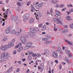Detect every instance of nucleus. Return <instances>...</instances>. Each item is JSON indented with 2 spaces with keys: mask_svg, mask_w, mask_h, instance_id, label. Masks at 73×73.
Segmentation results:
<instances>
[{
  "mask_svg": "<svg viewBox=\"0 0 73 73\" xmlns=\"http://www.w3.org/2000/svg\"><path fill=\"white\" fill-rule=\"evenodd\" d=\"M11 33L12 34H15L16 33V30H13L11 31Z\"/></svg>",
  "mask_w": 73,
  "mask_h": 73,
  "instance_id": "26",
  "label": "nucleus"
},
{
  "mask_svg": "<svg viewBox=\"0 0 73 73\" xmlns=\"http://www.w3.org/2000/svg\"><path fill=\"white\" fill-rule=\"evenodd\" d=\"M7 40V36H5V37L2 40V42H5Z\"/></svg>",
  "mask_w": 73,
  "mask_h": 73,
  "instance_id": "13",
  "label": "nucleus"
},
{
  "mask_svg": "<svg viewBox=\"0 0 73 73\" xmlns=\"http://www.w3.org/2000/svg\"><path fill=\"white\" fill-rule=\"evenodd\" d=\"M28 59L29 60H31L32 59V56H29L28 57Z\"/></svg>",
  "mask_w": 73,
  "mask_h": 73,
  "instance_id": "42",
  "label": "nucleus"
},
{
  "mask_svg": "<svg viewBox=\"0 0 73 73\" xmlns=\"http://www.w3.org/2000/svg\"><path fill=\"white\" fill-rule=\"evenodd\" d=\"M57 49L58 50H57V51H58V50H61V47L60 46H58V47Z\"/></svg>",
  "mask_w": 73,
  "mask_h": 73,
  "instance_id": "37",
  "label": "nucleus"
},
{
  "mask_svg": "<svg viewBox=\"0 0 73 73\" xmlns=\"http://www.w3.org/2000/svg\"><path fill=\"white\" fill-rule=\"evenodd\" d=\"M33 52H30V51H28V55H30L31 54H33Z\"/></svg>",
  "mask_w": 73,
  "mask_h": 73,
  "instance_id": "24",
  "label": "nucleus"
},
{
  "mask_svg": "<svg viewBox=\"0 0 73 73\" xmlns=\"http://www.w3.org/2000/svg\"><path fill=\"white\" fill-rule=\"evenodd\" d=\"M55 16L57 17L58 20H59L61 18V16L60 15H55Z\"/></svg>",
  "mask_w": 73,
  "mask_h": 73,
  "instance_id": "22",
  "label": "nucleus"
},
{
  "mask_svg": "<svg viewBox=\"0 0 73 73\" xmlns=\"http://www.w3.org/2000/svg\"><path fill=\"white\" fill-rule=\"evenodd\" d=\"M29 34L31 37H33L34 36V33L32 32H29Z\"/></svg>",
  "mask_w": 73,
  "mask_h": 73,
  "instance_id": "18",
  "label": "nucleus"
},
{
  "mask_svg": "<svg viewBox=\"0 0 73 73\" xmlns=\"http://www.w3.org/2000/svg\"><path fill=\"white\" fill-rule=\"evenodd\" d=\"M68 32V30L67 29H65L62 31V32L63 33H66V32Z\"/></svg>",
  "mask_w": 73,
  "mask_h": 73,
  "instance_id": "27",
  "label": "nucleus"
},
{
  "mask_svg": "<svg viewBox=\"0 0 73 73\" xmlns=\"http://www.w3.org/2000/svg\"><path fill=\"white\" fill-rule=\"evenodd\" d=\"M20 34V33L19 32H16L15 34V36H19Z\"/></svg>",
  "mask_w": 73,
  "mask_h": 73,
  "instance_id": "30",
  "label": "nucleus"
},
{
  "mask_svg": "<svg viewBox=\"0 0 73 73\" xmlns=\"http://www.w3.org/2000/svg\"><path fill=\"white\" fill-rule=\"evenodd\" d=\"M36 55H37V54H33L32 56H33V57H34V56H36Z\"/></svg>",
  "mask_w": 73,
  "mask_h": 73,
  "instance_id": "46",
  "label": "nucleus"
},
{
  "mask_svg": "<svg viewBox=\"0 0 73 73\" xmlns=\"http://www.w3.org/2000/svg\"><path fill=\"white\" fill-rule=\"evenodd\" d=\"M56 14L55 15H60V11H56Z\"/></svg>",
  "mask_w": 73,
  "mask_h": 73,
  "instance_id": "28",
  "label": "nucleus"
},
{
  "mask_svg": "<svg viewBox=\"0 0 73 73\" xmlns=\"http://www.w3.org/2000/svg\"><path fill=\"white\" fill-rule=\"evenodd\" d=\"M20 7H18L17 8V11H20Z\"/></svg>",
  "mask_w": 73,
  "mask_h": 73,
  "instance_id": "39",
  "label": "nucleus"
},
{
  "mask_svg": "<svg viewBox=\"0 0 73 73\" xmlns=\"http://www.w3.org/2000/svg\"><path fill=\"white\" fill-rule=\"evenodd\" d=\"M66 13H67V14H68V15H69V14H70V13H71V12L66 11Z\"/></svg>",
  "mask_w": 73,
  "mask_h": 73,
  "instance_id": "53",
  "label": "nucleus"
},
{
  "mask_svg": "<svg viewBox=\"0 0 73 73\" xmlns=\"http://www.w3.org/2000/svg\"><path fill=\"white\" fill-rule=\"evenodd\" d=\"M60 7V5H56V6H55V8H58V7Z\"/></svg>",
  "mask_w": 73,
  "mask_h": 73,
  "instance_id": "51",
  "label": "nucleus"
},
{
  "mask_svg": "<svg viewBox=\"0 0 73 73\" xmlns=\"http://www.w3.org/2000/svg\"><path fill=\"white\" fill-rule=\"evenodd\" d=\"M53 55L54 57L56 58H58V53L57 52H54L53 53Z\"/></svg>",
  "mask_w": 73,
  "mask_h": 73,
  "instance_id": "5",
  "label": "nucleus"
},
{
  "mask_svg": "<svg viewBox=\"0 0 73 73\" xmlns=\"http://www.w3.org/2000/svg\"><path fill=\"white\" fill-rule=\"evenodd\" d=\"M68 57L69 58H72V54H69Z\"/></svg>",
  "mask_w": 73,
  "mask_h": 73,
  "instance_id": "41",
  "label": "nucleus"
},
{
  "mask_svg": "<svg viewBox=\"0 0 73 73\" xmlns=\"http://www.w3.org/2000/svg\"><path fill=\"white\" fill-rule=\"evenodd\" d=\"M67 62L68 63V64H70V61H69V60H68V61H67Z\"/></svg>",
  "mask_w": 73,
  "mask_h": 73,
  "instance_id": "63",
  "label": "nucleus"
},
{
  "mask_svg": "<svg viewBox=\"0 0 73 73\" xmlns=\"http://www.w3.org/2000/svg\"><path fill=\"white\" fill-rule=\"evenodd\" d=\"M27 20L26 19H25V18H24V19H23V21H24V22H25V21H26V20Z\"/></svg>",
  "mask_w": 73,
  "mask_h": 73,
  "instance_id": "62",
  "label": "nucleus"
},
{
  "mask_svg": "<svg viewBox=\"0 0 73 73\" xmlns=\"http://www.w3.org/2000/svg\"><path fill=\"white\" fill-rule=\"evenodd\" d=\"M66 9V7L64 8V9H62V11H65V9Z\"/></svg>",
  "mask_w": 73,
  "mask_h": 73,
  "instance_id": "57",
  "label": "nucleus"
},
{
  "mask_svg": "<svg viewBox=\"0 0 73 73\" xmlns=\"http://www.w3.org/2000/svg\"><path fill=\"white\" fill-rule=\"evenodd\" d=\"M8 11H10L9 9H7V10L6 11L5 13L6 15H8Z\"/></svg>",
  "mask_w": 73,
  "mask_h": 73,
  "instance_id": "35",
  "label": "nucleus"
},
{
  "mask_svg": "<svg viewBox=\"0 0 73 73\" xmlns=\"http://www.w3.org/2000/svg\"><path fill=\"white\" fill-rule=\"evenodd\" d=\"M17 5H18V6H19V7H20L21 6V3H17Z\"/></svg>",
  "mask_w": 73,
  "mask_h": 73,
  "instance_id": "50",
  "label": "nucleus"
},
{
  "mask_svg": "<svg viewBox=\"0 0 73 73\" xmlns=\"http://www.w3.org/2000/svg\"><path fill=\"white\" fill-rule=\"evenodd\" d=\"M21 41L22 43H23V44H25L26 43V39H25V38L24 37H21Z\"/></svg>",
  "mask_w": 73,
  "mask_h": 73,
  "instance_id": "4",
  "label": "nucleus"
},
{
  "mask_svg": "<svg viewBox=\"0 0 73 73\" xmlns=\"http://www.w3.org/2000/svg\"><path fill=\"white\" fill-rule=\"evenodd\" d=\"M58 53H60V54H62V50H59L58 51Z\"/></svg>",
  "mask_w": 73,
  "mask_h": 73,
  "instance_id": "29",
  "label": "nucleus"
},
{
  "mask_svg": "<svg viewBox=\"0 0 73 73\" xmlns=\"http://www.w3.org/2000/svg\"><path fill=\"white\" fill-rule=\"evenodd\" d=\"M16 52H17L16 50H15L14 51L13 54H16Z\"/></svg>",
  "mask_w": 73,
  "mask_h": 73,
  "instance_id": "54",
  "label": "nucleus"
},
{
  "mask_svg": "<svg viewBox=\"0 0 73 73\" xmlns=\"http://www.w3.org/2000/svg\"><path fill=\"white\" fill-rule=\"evenodd\" d=\"M42 24H40L39 25V28H42Z\"/></svg>",
  "mask_w": 73,
  "mask_h": 73,
  "instance_id": "38",
  "label": "nucleus"
},
{
  "mask_svg": "<svg viewBox=\"0 0 73 73\" xmlns=\"http://www.w3.org/2000/svg\"><path fill=\"white\" fill-rule=\"evenodd\" d=\"M69 60L68 59V58L67 57H66L65 58V61H67L68 60Z\"/></svg>",
  "mask_w": 73,
  "mask_h": 73,
  "instance_id": "36",
  "label": "nucleus"
},
{
  "mask_svg": "<svg viewBox=\"0 0 73 73\" xmlns=\"http://www.w3.org/2000/svg\"><path fill=\"white\" fill-rule=\"evenodd\" d=\"M37 56L38 57H41V55L40 54H37Z\"/></svg>",
  "mask_w": 73,
  "mask_h": 73,
  "instance_id": "43",
  "label": "nucleus"
},
{
  "mask_svg": "<svg viewBox=\"0 0 73 73\" xmlns=\"http://www.w3.org/2000/svg\"><path fill=\"white\" fill-rule=\"evenodd\" d=\"M31 9H34V10H36L35 8L32 5H31Z\"/></svg>",
  "mask_w": 73,
  "mask_h": 73,
  "instance_id": "34",
  "label": "nucleus"
},
{
  "mask_svg": "<svg viewBox=\"0 0 73 73\" xmlns=\"http://www.w3.org/2000/svg\"><path fill=\"white\" fill-rule=\"evenodd\" d=\"M66 18L68 21H70L71 20H72L71 16H68L66 17Z\"/></svg>",
  "mask_w": 73,
  "mask_h": 73,
  "instance_id": "11",
  "label": "nucleus"
},
{
  "mask_svg": "<svg viewBox=\"0 0 73 73\" xmlns=\"http://www.w3.org/2000/svg\"><path fill=\"white\" fill-rule=\"evenodd\" d=\"M42 61H45V58L43 57L42 58Z\"/></svg>",
  "mask_w": 73,
  "mask_h": 73,
  "instance_id": "47",
  "label": "nucleus"
},
{
  "mask_svg": "<svg viewBox=\"0 0 73 73\" xmlns=\"http://www.w3.org/2000/svg\"><path fill=\"white\" fill-rule=\"evenodd\" d=\"M64 28H68V26L67 25H65L64 26Z\"/></svg>",
  "mask_w": 73,
  "mask_h": 73,
  "instance_id": "55",
  "label": "nucleus"
},
{
  "mask_svg": "<svg viewBox=\"0 0 73 73\" xmlns=\"http://www.w3.org/2000/svg\"><path fill=\"white\" fill-rule=\"evenodd\" d=\"M64 6V5H60L61 8H62Z\"/></svg>",
  "mask_w": 73,
  "mask_h": 73,
  "instance_id": "58",
  "label": "nucleus"
},
{
  "mask_svg": "<svg viewBox=\"0 0 73 73\" xmlns=\"http://www.w3.org/2000/svg\"><path fill=\"white\" fill-rule=\"evenodd\" d=\"M53 20L57 24H60L62 25V21H60L56 18L53 19Z\"/></svg>",
  "mask_w": 73,
  "mask_h": 73,
  "instance_id": "2",
  "label": "nucleus"
},
{
  "mask_svg": "<svg viewBox=\"0 0 73 73\" xmlns=\"http://www.w3.org/2000/svg\"><path fill=\"white\" fill-rule=\"evenodd\" d=\"M38 7H42V5L41 4H38Z\"/></svg>",
  "mask_w": 73,
  "mask_h": 73,
  "instance_id": "45",
  "label": "nucleus"
},
{
  "mask_svg": "<svg viewBox=\"0 0 73 73\" xmlns=\"http://www.w3.org/2000/svg\"><path fill=\"white\" fill-rule=\"evenodd\" d=\"M55 63H56V64H57V63H58V61L57 60H55Z\"/></svg>",
  "mask_w": 73,
  "mask_h": 73,
  "instance_id": "48",
  "label": "nucleus"
},
{
  "mask_svg": "<svg viewBox=\"0 0 73 73\" xmlns=\"http://www.w3.org/2000/svg\"><path fill=\"white\" fill-rule=\"evenodd\" d=\"M66 52V53H68V54H70V51H69L68 50H65Z\"/></svg>",
  "mask_w": 73,
  "mask_h": 73,
  "instance_id": "32",
  "label": "nucleus"
},
{
  "mask_svg": "<svg viewBox=\"0 0 73 73\" xmlns=\"http://www.w3.org/2000/svg\"><path fill=\"white\" fill-rule=\"evenodd\" d=\"M6 33L7 34H8L10 32V29L9 28L5 30Z\"/></svg>",
  "mask_w": 73,
  "mask_h": 73,
  "instance_id": "15",
  "label": "nucleus"
},
{
  "mask_svg": "<svg viewBox=\"0 0 73 73\" xmlns=\"http://www.w3.org/2000/svg\"><path fill=\"white\" fill-rule=\"evenodd\" d=\"M52 41H48V40L47 42H45L44 44H51L52 43Z\"/></svg>",
  "mask_w": 73,
  "mask_h": 73,
  "instance_id": "19",
  "label": "nucleus"
},
{
  "mask_svg": "<svg viewBox=\"0 0 73 73\" xmlns=\"http://www.w3.org/2000/svg\"><path fill=\"white\" fill-rule=\"evenodd\" d=\"M14 17L13 16H11V19L12 20H13V18H14Z\"/></svg>",
  "mask_w": 73,
  "mask_h": 73,
  "instance_id": "60",
  "label": "nucleus"
},
{
  "mask_svg": "<svg viewBox=\"0 0 73 73\" xmlns=\"http://www.w3.org/2000/svg\"><path fill=\"white\" fill-rule=\"evenodd\" d=\"M9 45H10V46H13L14 45V44L13 43H12L11 42H10L9 43Z\"/></svg>",
  "mask_w": 73,
  "mask_h": 73,
  "instance_id": "33",
  "label": "nucleus"
},
{
  "mask_svg": "<svg viewBox=\"0 0 73 73\" xmlns=\"http://www.w3.org/2000/svg\"><path fill=\"white\" fill-rule=\"evenodd\" d=\"M34 22V19L33 18H31L29 21V23H33Z\"/></svg>",
  "mask_w": 73,
  "mask_h": 73,
  "instance_id": "17",
  "label": "nucleus"
},
{
  "mask_svg": "<svg viewBox=\"0 0 73 73\" xmlns=\"http://www.w3.org/2000/svg\"><path fill=\"white\" fill-rule=\"evenodd\" d=\"M35 31H39V29L37 27H36L35 28Z\"/></svg>",
  "mask_w": 73,
  "mask_h": 73,
  "instance_id": "40",
  "label": "nucleus"
},
{
  "mask_svg": "<svg viewBox=\"0 0 73 73\" xmlns=\"http://www.w3.org/2000/svg\"><path fill=\"white\" fill-rule=\"evenodd\" d=\"M17 62H18L19 64H21V61H18Z\"/></svg>",
  "mask_w": 73,
  "mask_h": 73,
  "instance_id": "56",
  "label": "nucleus"
},
{
  "mask_svg": "<svg viewBox=\"0 0 73 73\" xmlns=\"http://www.w3.org/2000/svg\"><path fill=\"white\" fill-rule=\"evenodd\" d=\"M15 41H16V40H15V39H13L12 40V42H15Z\"/></svg>",
  "mask_w": 73,
  "mask_h": 73,
  "instance_id": "52",
  "label": "nucleus"
},
{
  "mask_svg": "<svg viewBox=\"0 0 73 73\" xmlns=\"http://www.w3.org/2000/svg\"><path fill=\"white\" fill-rule=\"evenodd\" d=\"M23 46H21L18 49L17 52H21L22 50H23Z\"/></svg>",
  "mask_w": 73,
  "mask_h": 73,
  "instance_id": "10",
  "label": "nucleus"
},
{
  "mask_svg": "<svg viewBox=\"0 0 73 73\" xmlns=\"http://www.w3.org/2000/svg\"><path fill=\"white\" fill-rule=\"evenodd\" d=\"M5 13H4V14H3V15H4V17H5V18H7V15H5Z\"/></svg>",
  "mask_w": 73,
  "mask_h": 73,
  "instance_id": "49",
  "label": "nucleus"
},
{
  "mask_svg": "<svg viewBox=\"0 0 73 73\" xmlns=\"http://www.w3.org/2000/svg\"><path fill=\"white\" fill-rule=\"evenodd\" d=\"M42 40L43 41H45L46 42H47L49 40L48 39L46 38H43L42 39Z\"/></svg>",
  "mask_w": 73,
  "mask_h": 73,
  "instance_id": "14",
  "label": "nucleus"
},
{
  "mask_svg": "<svg viewBox=\"0 0 73 73\" xmlns=\"http://www.w3.org/2000/svg\"><path fill=\"white\" fill-rule=\"evenodd\" d=\"M9 48V45H5L4 46H3L1 48V49L2 50H6V49H8Z\"/></svg>",
  "mask_w": 73,
  "mask_h": 73,
  "instance_id": "1",
  "label": "nucleus"
},
{
  "mask_svg": "<svg viewBox=\"0 0 73 73\" xmlns=\"http://www.w3.org/2000/svg\"><path fill=\"white\" fill-rule=\"evenodd\" d=\"M70 28H73V24L71 23L70 25Z\"/></svg>",
  "mask_w": 73,
  "mask_h": 73,
  "instance_id": "31",
  "label": "nucleus"
},
{
  "mask_svg": "<svg viewBox=\"0 0 73 73\" xmlns=\"http://www.w3.org/2000/svg\"><path fill=\"white\" fill-rule=\"evenodd\" d=\"M17 19H18V17H15L14 18V21H16L17 20Z\"/></svg>",
  "mask_w": 73,
  "mask_h": 73,
  "instance_id": "25",
  "label": "nucleus"
},
{
  "mask_svg": "<svg viewBox=\"0 0 73 73\" xmlns=\"http://www.w3.org/2000/svg\"><path fill=\"white\" fill-rule=\"evenodd\" d=\"M52 3H53L54 4H57V3H56L55 2H54V1H52Z\"/></svg>",
  "mask_w": 73,
  "mask_h": 73,
  "instance_id": "59",
  "label": "nucleus"
},
{
  "mask_svg": "<svg viewBox=\"0 0 73 73\" xmlns=\"http://www.w3.org/2000/svg\"><path fill=\"white\" fill-rule=\"evenodd\" d=\"M29 17V14H27L23 16V18L26 19V20H28Z\"/></svg>",
  "mask_w": 73,
  "mask_h": 73,
  "instance_id": "7",
  "label": "nucleus"
},
{
  "mask_svg": "<svg viewBox=\"0 0 73 73\" xmlns=\"http://www.w3.org/2000/svg\"><path fill=\"white\" fill-rule=\"evenodd\" d=\"M42 16L41 14L40 13L38 12L37 13L36 15V18L37 20L39 19Z\"/></svg>",
  "mask_w": 73,
  "mask_h": 73,
  "instance_id": "3",
  "label": "nucleus"
},
{
  "mask_svg": "<svg viewBox=\"0 0 73 73\" xmlns=\"http://www.w3.org/2000/svg\"><path fill=\"white\" fill-rule=\"evenodd\" d=\"M18 46H21V43H19L18 44Z\"/></svg>",
  "mask_w": 73,
  "mask_h": 73,
  "instance_id": "61",
  "label": "nucleus"
},
{
  "mask_svg": "<svg viewBox=\"0 0 73 73\" xmlns=\"http://www.w3.org/2000/svg\"><path fill=\"white\" fill-rule=\"evenodd\" d=\"M65 41H66V42L68 43V44L69 45H72L73 43H72V42H71L66 39H65Z\"/></svg>",
  "mask_w": 73,
  "mask_h": 73,
  "instance_id": "9",
  "label": "nucleus"
},
{
  "mask_svg": "<svg viewBox=\"0 0 73 73\" xmlns=\"http://www.w3.org/2000/svg\"><path fill=\"white\" fill-rule=\"evenodd\" d=\"M9 53H7L6 54L5 57V60H7V58H8L9 57Z\"/></svg>",
  "mask_w": 73,
  "mask_h": 73,
  "instance_id": "12",
  "label": "nucleus"
},
{
  "mask_svg": "<svg viewBox=\"0 0 73 73\" xmlns=\"http://www.w3.org/2000/svg\"><path fill=\"white\" fill-rule=\"evenodd\" d=\"M30 31L31 32L33 33H36V32L35 29L32 27L30 28Z\"/></svg>",
  "mask_w": 73,
  "mask_h": 73,
  "instance_id": "8",
  "label": "nucleus"
},
{
  "mask_svg": "<svg viewBox=\"0 0 73 73\" xmlns=\"http://www.w3.org/2000/svg\"><path fill=\"white\" fill-rule=\"evenodd\" d=\"M70 12H73V9H71L70 10Z\"/></svg>",
  "mask_w": 73,
  "mask_h": 73,
  "instance_id": "64",
  "label": "nucleus"
},
{
  "mask_svg": "<svg viewBox=\"0 0 73 73\" xmlns=\"http://www.w3.org/2000/svg\"><path fill=\"white\" fill-rule=\"evenodd\" d=\"M32 45V43L31 42H28L26 44V46L28 47V48H30Z\"/></svg>",
  "mask_w": 73,
  "mask_h": 73,
  "instance_id": "6",
  "label": "nucleus"
},
{
  "mask_svg": "<svg viewBox=\"0 0 73 73\" xmlns=\"http://www.w3.org/2000/svg\"><path fill=\"white\" fill-rule=\"evenodd\" d=\"M46 27L45 25H43L42 27V31L46 29Z\"/></svg>",
  "mask_w": 73,
  "mask_h": 73,
  "instance_id": "16",
  "label": "nucleus"
},
{
  "mask_svg": "<svg viewBox=\"0 0 73 73\" xmlns=\"http://www.w3.org/2000/svg\"><path fill=\"white\" fill-rule=\"evenodd\" d=\"M12 69H13V68L12 67H10V68L7 70V72H8V73L11 72L12 71Z\"/></svg>",
  "mask_w": 73,
  "mask_h": 73,
  "instance_id": "20",
  "label": "nucleus"
},
{
  "mask_svg": "<svg viewBox=\"0 0 73 73\" xmlns=\"http://www.w3.org/2000/svg\"><path fill=\"white\" fill-rule=\"evenodd\" d=\"M5 52H3L2 54L1 55V57L2 58H4V57H5Z\"/></svg>",
  "mask_w": 73,
  "mask_h": 73,
  "instance_id": "21",
  "label": "nucleus"
},
{
  "mask_svg": "<svg viewBox=\"0 0 73 73\" xmlns=\"http://www.w3.org/2000/svg\"><path fill=\"white\" fill-rule=\"evenodd\" d=\"M47 37L48 38H51V37H50V35H48L47 36Z\"/></svg>",
  "mask_w": 73,
  "mask_h": 73,
  "instance_id": "44",
  "label": "nucleus"
},
{
  "mask_svg": "<svg viewBox=\"0 0 73 73\" xmlns=\"http://www.w3.org/2000/svg\"><path fill=\"white\" fill-rule=\"evenodd\" d=\"M44 52H45L47 54H49V51H48L47 49H44Z\"/></svg>",
  "mask_w": 73,
  "mask_h": 73,
  "instance_id": "23",
  "label": "nucleus"
}]
</instances>
